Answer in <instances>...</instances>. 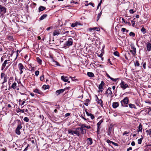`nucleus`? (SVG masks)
I'll list each match as a JSON object with an SVG mask.
<instances>
[{
    "label": "nucleus",
    "instance_id": "obj_63",
    "mask_svg": "<svg viewBox=\"0 0 151 151\" xmlns=\"http://www.w3.org/2000/svg\"><path fill=\"white\" fill-rule=\"evenodd\" d=\"M131 145L132 146H134L135 145V143L134 141H132L131 143Z\"/></svg>",
    "mask_w": 151,
    "mask_h": 151
},
{
    "label": "nucleus",
    "instance_id": "obj_29",
    "mask_svg": "<svg viewBox=\"0 0 151 151\" xmlns=\"http://www.w3.org/2000/svg\"><path fill=\"white\" fill-rule=\"evenodd\" d=\"M143 137L142 135H141V138L138 140V143L139 144H141L142 143V142L143 139Z\"/></svg>",
    "mask_w": 151,
    "mask_h": 151
},
{
    "label": "nucleus",
    "instance_id": "obj_46",
    "mask_svg": "<svg viewBox=\"0 0 151 151\" xmlns=\"http://www.w3.org/2000/svg\"><path fill=\"white\" fill-rule=\"evenodd\" d=\"M22 126L20 124H19L18 125L16 129L19 130L20 129L22 128Z\"/></svg>",
    "mask_w": 151,
    "mask_h": 151
},
{
    "label": "nucleus",
    "instance_id": "obj_53",
    "mask_svg": "<svg viewBox=\"0 0 151 151\" xmlns=\"http://www.w3.org/2000/svg\"><path fill=\"white\" fill-rule=\"evenodd\" d=\"M129 12L130 14H133L135 12V11H134L133 9H130Z\"/></svg>",
    "mask_w": 151,
    "mask_h": 151
},
{
    "label": "nucleus",
    "instance_id": "obj_38",
    "mask_svg": "<svg viewBox=\"0 0 151 151\" xmlns=\"http://www.w3.org/2000/svg\"><path fill=\"white\" fill-rule=\"evenodd\" d=\"M129 107L131 108H136L135 105L134 104H129Z\"/></svg>",
    "mask_w": 151,
    "mask_h": 151
},
{
    "label": "nucleus",
    "instance_id": "obj_32",
    "mask_svg": "<svg viewBox=\"0 0 151 151\" xmlns=\"http://www.w3.org/2000/svg\"><path fill=\"white\" fill-rule=\"evenodd\" d=\"M102 13V11H101L100 12V13H99L98 14V16H97V21H98L99 19L100 18V17L101 16V15Z\"/></svg>",
    "mask_w": 151,
    "mask_h": 151
},
{
    "label": "nucleus",
    "instance_id": "obj_23",
    "mask_svg": "<svg viewBox=\"0 0 151 151\" xmlns=\"http://www.w3.org/2000/svg\"><path fill=\"white\" fill-rule=\"evenodd\" d=\"M77 129L78 130V131L80 130L81 133L83 134H84L86 132L85 129H84L83 128H77Z\"/></svg>",
    "mask_w": 151,
    "mask_h": 151
},
{
    "label": "nucleus",
    "instance_id": "obj_15",
    "mask_svg": "<svg viewBox=\"0 0 151 151\" xmlns=\"http://www.w3.org/2000/svg\"><path fill=\"white\" fill-rule=\"evenodd\" d=\"M138 129L137 130V132H141L142 131V125L141 124H140L138 127H137Z\"/></svg>",
    "mask_w": 151,
    "mask_h": 151
},
{
    "label": "nucleus",
    "instance_id": "obj_45",
    "mask_svg": "<svg viewBox=\"0 0 151 151\" xmlns=\"http://www.w3.org/2000/svg\"><path fill=\"white\" fill-rule=\"evenodd\" d=\"M23 120L26 122H28L29 121V119L27 117H25L23 119Z\"/></svg>",
    "mask_w": 151,
    "mask_h": 151
},
{
    "label": "nucleus",
    "instance_id": "obj_31",
    "mask_svg": "<svg viewBox=\"0 0 151 151\" xmlns=\"http://www.w3.org/2000/svg\"><path fill=\"white\" fill-rule=\"evenodd\" d=\"M49 88V85H44L42 87V88L44 89L45 90L48 89Z\"/></svg>",
    "mask_w": 151,
    "mask_h": 151
},
{
    "label": "nucleus",
    "instance_id": "obj_49",
    "mask_svg": "<svg viewBox=\"0 0 151 151\" xmlns=\"http://www.w3.org/2000/svg\"><path fill=\"white\" fill-rule=\"evenodd\" d=\"M113 127V125H112V124L110 125L109 127L108 130L109 131H111V129H112V128Z\"/></svg>",
    "mask_w": 151,
    "mask_h": 151
},
{
    "label": "nucleus",
    "instance_id": "obj_11",
    "mask_svg": "<svg viewBox=\"0 0 151 151\" xmlns=\"http://www.w3.org/2000/svg\"><path fill=\"white\" fill-rule=\"evenodd\" d=\"M107 93L108 94H114L116 92H113L111 90V88L109 87L106 91Z\"/></svg>",
    "mask_w": 151,
    "mask_h": 151
},
{
    "label": "nucleus",
    "instance_id": "obj_43",
    "mask_svg": "<svg viewBox=\"0 0 151 151\" xmlns=\"http://www.w3.org/2000/svg\"><path fill=\"white\" fill-rule=\"evenodd\" d=\"M69 78H71L72 81H78V80L77 79H74L75 78V77H72L71 76H70Z\"/></svg>",
    "mask_w": 151,
    "mask_h": 151
},
{
    "label": "nucleus",
    "instance_id": "obj_55",
    "mask_svg": "<svg viewBox=\"0 0 151 151\" xmlns=\"http://www.w3.org/2000/svg\"><path fill=\"white\" fill-rule=\"evenodd\" d=\"M34 91L35 93H40V92H39V91H38V90L37 89H35Z\"/></svg>",
    "mask_w": 151,
    "mask_h": 151
},
{
    "label": "nucleus",
    "instance_id": "obj_36",
    "mask_svg": "<svg viewBox=\"0 0 151 151\" xmlns=\"http://www.w3.org/2000/svg\"><path fill=\"white\" fill-rule=\"evenodd\" d=\"M78 23L76 22L73 23L71 25V27H75L77 26V25L76 24H77Z\"/></svg>",
    "mask_w": 151,
    "mask_h": 151
},
{
    "label": "nucleus",
    "instance_id": "obj_30",
    "mask_svg": "<svg viewBox=\"0 0 151 151\" xmlns=\"http://www.w3.org/2000/svg\"><path fill=\"white\" fill-rule=\"evenodd\" d=\"M17 84L16 82H14L12 85L11 87L15 89L16 87Z\"/></svg>",
    "mask_w": 151,
    "mask_h": 151
},
{
    "label": "nucleus",
    "instance_id": "obj_39",
    "mask_svg": "<svg viewBox=\"0 0 151 151\" xmlns=\"http://www.w3.org/2000/svg\"><path fill=\"white\" fill-rule=\"evenodd\" d=\"M79 126L81 127V128H84L86 127V125L83 124H80L79 125Z\"/></svg>",
    "mask_w": 151,
    "mask_h": 151
},
{
    "label": "nucleus",
    "instance_id": "obj_34",
    "mask_svg": "<svg viewBox=\"0 0 151 151\" xmlns=\"http://www.w3.org/2000/svg\"><path fill=\"white\" fill-rule=\"evenodd\" d=\"M134 65L135 66L138 67L139 65V64L138 60H136L134 63Z\"/></svg>",
    "mask_w": 151,
    "mask_h": 151
},
{
    "label": "nucleus",
    "instance_id": "obj_10",
    "mask_svg": "<svg viewBox=\"0 0 151 151\" xmlns=\"http://www.w3.org/2000/svg\"><path fill=\"white\" fill-rule=\"evenodd\" d=\"M106 142L109 145L113 144L115 146H118V145L117 143L112 142L109 139H107L106 141Z\"/></svg>",
    "mask_w": 151,
    "mask_h": 151
},
{
    "label": "nucleus",
    "instance_id": "obj_21",
    "mask_svg": "<svg viewBox=\"0 0 151 151\" xmlns=\"http://www.w3.org/2000/svg\"><path fill=\"white\" fill-rule=\"evenodd\" d=\"M119 104L118 102H114L112 104V106L114 108H116L119 106Z\"/></svg>",
    "mask_w": 151,
    "mask_h": 151
},
{
    "label": "nucleus",
    "instance_id": "obj_16",
    "mask_svg": "<svg viewBox=\"0 0 151 151\" xmlns=\"http://www.w3.org/2000/svg\"><path fill=\"white\" fill-rule=\"evenodd\" d=\"M106 76L109 78L111 79V80L114 82H116L117 80L118 79V78H114L111 77L107 73H106Z\"/></svg>",
    "mask_w": 151,
    "mask_h": 151
},
{
    "label": "nucleus",
    "instance_id": "obj_41",
    "mask_svg": "<svg viewBox=\"0 0 151 151\" xmlns=\"http://www.w3.org/2000/svg\"><path fill=\"white\" fill-rule=\"evenodd\" d=\"M89 5H90L91 6H92L93 7H94V3H91V2H90L89 3V4H85V6H88Z\"/></svg>",
    "mask_w": 151,
    "mask_h": 151
},
{
    "label": "nucleus",
    "instance_id": "obj_35",
    "mask_svg": "<svg viewBox=\"0 0 151 151\" xmlns=\"http://www.w3.org/2000/svg\"><path fill=\"white\" fill-rule=\"evenodd\" d=\"M146 29L143 27L142 28L141 30V32H142L143 34H145V33L146 32Z\"/></svg>",
    "mask_w": 151,
    "mask_h": 151
},
{
    "label": "nucleus",
    "instance_id": "obj_3",
    "mask_svg": "<svg viewBox=\"0 0 151 151\" xmlns=\"http://www.w3.org/2000/svg\"><path fill=\"white\" fill-rule=\"evenodd\" d=\"M73 40L71 38H69L68 41L65 43L64 45L65 47L67 46H71L73 45Z\"/></svg>",
    "mask_w": 151,
    "mask_h": 151
},
{
    "label": "nucleus",
    "instance_id": "obj_28",
    "mask_svg": "<svg viewBox=\"0 0 151 151\" xmlns=\"http://www.w3.org/2000/svg\"><path fill=\"white\" fill-rule=\"evenodd\" d=\"M135 18H134L133 20H131V22L132 23V26L134 27V25L135 24V22H136V21L135 20Z\"/></svg>",
    "mask_w": 151,
    "mask_h": 151
},
{
    "label": "nucleus",
    "instance_id": "obj_40",
    "mask_svg": "<svg viewBox=\"0 0 151 151\" xmlns=\"http://www.w3.org/2000/svg\"><path fill=\"white\" fill-rule=\"evenodd\" d=\"M129 35L130 36L134 37L135 36V34L134 33L132 32H131L129 33Z\"/></svg>",
    "mask_w": 151,
    "mask_h": 151
},
{
    "label": "nucleus",
    "instance_id": "obj_18",
    "mask_svg": "<svg viewBox=\"0 0 151 151\" xmlns=\"http://www.w3.org/2000/svg\"><path fill=\"white\" fill-rule=\"evenodd\" d=\"M96 96V97L97 99L98 100L97 102L99 104L102 106V107L103 106V104H102V101L101 100V99H99L97 97V95H95Z\"/></svg>",
    "mask_w": 151,
    "mask_h": 151
},
{
    "label": "nucleus",
    "instance_id": "obj_56",
    "mask_svg": "<svg viewBox=\"0 0 151 151\" xmlns=\"http://www.w3.org/2000/svg\"><path fill=\"white\" fill-rule=\"evenodd\" d=\"M146 63L145 62L143 63V67L144 69H145L146 68Z\"/></svg>",
    "mask_w": 151,
    "mask_h": 151
},
{
    "label": "nucleus",
    "instance_id": "obj_59",
    "mask_svg": "<svg viewBox=\"0 0 151 151\" xmlns=\"http://www.w3.org/2000/svg\"><path fill=\"white\" fill-rule=\"evenodd\" d=\"M70 113H67L65 114V117L69 116H70Z\"/></svg>",
    "mask_w": 151,
    "mask_h": 151
},
{
    "label": "nucleus",
    "instance_id": "obj_37",
    "mask_svg": "<svg viewBox=\"0 0 151 151\" xmlns=\"http://www.w3.org/2000/svg\"><path fill=\"white\" fill-rule=\"evenodd\" d=\"M146 132L150 136L151 135V129H148L146 130Z\"/></svg>",
    "mask_w": 151,
    "mask_h": 151
},
{
    "label": "nucleus",
    "instance_id": "obj_42",
    "mask_svg": "<svg viewBox=\"0 0 151 151\" xmlns=\"http://www.w3.org/2000/svg\"><path fill=\"white\" fill-rule=\"evenodd\" d=\"M114 54L115 55L119 57V52L117 51L114 52Z\"/></svg>",
    "mask_w": 151,
    "mask_h": 151
},
{
    "label": "nucleus",
    "instance_id": "obj_5",
    "mask_svg": "<svg viewBox=\"0 0 151 151\" xmlns=\"http://www.w3.org/2000/svg\"><path fill=\"white\" fill-rule=\"evenodd\" d=\"M6 8L0 5V12L1 14H3L6 13Z\"/></svg>",
    "mask_w": 151,
    "mask_h": 151
},
{
    "label": "nucleus",
    "instance_id": "obj_62",
    "mask_svg": "<svg viewBox=\"0 0 151 151\" xmlns=\"http://www.w3.org/2000/svg\"><path fill=\"white\" fill-rule=\"evenodd\" d=\"M90 101V100L89 99H86L85 101V102L86 103H88V102Z\"/></svg>",
    "mask_w": 151,
    "mask_h": 151
},
{
    "label": "nucleus",
    "instance_id": "obj_27",
    "mask_svg": "<svg viewBox=\"0 0 151 151\" xmlns=\"http://www.w3.org/2000/svg\"><path fill=\"white\" fill-rule=\"evenodd\" d=\"M36 60L37 62L39 63V64L40 65L42 64V60L39 57H37L36 58Z\"/></svg>",
    "mask_w": 151,
    "mask_h": 151
},
{
    "label": "nucleus",
    "instance_id": "obj_50",
    "mask_svg": "<svg viewBox=\"0 0 151 151\" xmlns=\"http://www.w3.org/2000/svg\"><path fill=\"white\" fill-rule=\"evenodd\" d=\"M44 75H42V76L40 77V80L41 81H42L43 80L44 78Z\"/></svg>",
    "mask_w": 151,
    "mask_h": 151
},
{
    "label": "nucleus",
    "instance_id": "obj_8",
    "mask_svg": "<svg viewBox=\"0 0 151 151\" xmlns=\"http://www.w3.org/2000/svg\"><path fill=\"white\" fill-rule=\"evenodd\" d=\"M70 88V87H69L64 89L58 90L56 91V94H59L60 93H62L68 89V88Z\"/></svg>",
    "mask_w": 151,
    "mask_h": 151
},
{
    "label": "nucleus",
    "instance_id": "obj_47",
    "mask_svg": "<svg viewBox=\"0 0 151 151\" xmlns=\"http://www.w3.org/2000/svg\"><path fill=\"white\" fill-rule=\"evenodd\" d=\"M24 109H19L18 110L17 112H21L22 113H24Z\"/></svg>",
    "mask_w": 151,
    "mask_h": 151
},
{
    "label": "nucleus",
    "instance_id": "obj_58",
    "mask_svg": "<svg viewBox=\"0 0 151 151\" xmlns=\"http://www.w3.org/2000/svg\"><path fill=\"white\" fill-rule=\"evenodd\" d=\"M125 30H126V29L124 28H122L121 29V31L123 32H124L125 31Z\"/></svg>",
    "mask_w": 151,
    "mask_h": 151
},
{
    "label": "nucleus",
    "instance_id": "obj_22",
    "mask_svg": "<svg viewBox=\"0 0 151 151\" xmlns=\"http://www.w3.org/2000/svg\"><path fill=\"white\" fill-rule=\"evenodd\" d=\"M89 30H96L97 31H99L100 30V28L98 27H93L92 28H90Z\"/></svg>",
    "mask_w": 151,
    "mask_h": 151
},
{
    "label": "nucleus",
    "instance_id": "obj_54",
    "mask_svg": "<svg viewBox=\"0 0 151 151\" xmlns=\"http://www.w3.org/2000/svg\"><path fill=\"white\" fill-rule=\"evenodd\" d=\"M65 31H64V30L63 29L62 30H61V32H60V34L61 35H63L65 34Z\"/></svg>",
    "mask_w": 151,
    "mask_h": 151
},
{
    "label": "nucleus",
    "instance_id": "obj_14",
    "mask_svg": "<svg viewBox=\"0 0 151 151\" xmlns=\"http://www.w3.org/2000/svg\"><path fill=\"white\" fill-rule=\"evenodd\" d=\"M147 49L148 51H151V44L147 43L146 45Z\"/></svg>",
    "mask_w": 151,
    "mask_h": 151
},
{
    "label": "nucleus",
    "instance_id": "obj_12",
    "mask_svg": "<svg viewBox=\"0 0 151 151\" xmlns=\"http://www.w3.org/2000/svg\"><path fill=\"white\" fill-rule=\"evenodd\" d=\"M128 102V99L127 97L125 98L123 100L121 101V103L122 105H123L122 103H124L125 104H127Z\"/></svg>",
    "mask_w": 151,
    "mask_h": 151
},
{
    "label": "nucleus",
    "instance_id": "obj_6",
    "mask_svg": "<svg viewBox=\"0 0 151 151\" xmlns=\"http://www.w3.org/2000/svg\"><path fill=\"white\" fill-rule=\"evenodd\" d=\"M121 87L123 89H125L128 86V85L124 81H122L120 84Z\"/></svg>",
    "mask_w": 151,
    "mask_h": 151
},
{
    "label": "nucleus",
    "instance_id": "obj_19",
    "mask_svg": "<svg viewBox=\"0 0 151 151\" xmlns=\"http://www.w3.org/2000/svg\"><path fill=\"white\" fill-rule=\"evenodd\" d=\"M87 144L89 145H91L93 143L92 139L91 138H88L87 139Z\"/></svg>",
    "mask_w": 151,
    "mask_h": 151
},
{
    "label": "nucleus",
    "instance_id": "obj_9",
    "mask_svg": "<svg viewBox=\"0 0 151 151\" xmlns=\"http://www.w3.org/2000/svg\"><path fill=\"white\" fill-rule=\"evenodd\" d=\"M104 84V83L103 81H102L101 84L99 85V91L101 92L103 90V86Z\"/></svg>",
    "mask_w": 151,
    "mask_h": 151
},
{
    "label": "nucleus",
    "instance_id": "obj_52",
    "mask_svg": "<svg viewBox=\"0 0 151 151\" xmlns=\"http://www.w3.org/2000/svg\"><path fill=\"white\" fill-rule=\"evenodd\" d=\"M70 3L72 4V3H74L75 4H78V3L77 2L75 1H74L72 0L70 1Z\"/></svg>",
    "mask_w": 151,
    "mask_h": 151
},
{
    "label": "nucleus",
    "instance_id": "obj_57",
    "mask_svg": "<svg viewBox=\"0 0 151 151\" xmlns=\"http://www.w3.org/2000/svg\"><path fill=\"white\" fill-rule=\"evenodd\" d=\"M39 117L42 120H43L44 118V116H43V115H40L39 116Z\"/></svg>",
    "mask_w": 151,
    "mask_h": 151
},
{
    "label": "nucleus",
    "instance_id": "obj_24",
    "mask_svg": "<svg viewBox=\"0 0 151 151\" xmlns=\"http://www.w3.org/2000/svg\"><path fill=\"white\" fill-rule=\"evenodd\" d=\"M46 8L45 7L42 6H40L39 8V12L45 9Z\"/></svg>",
    "mask_w": 151,
    "mask_h": 151
},
{
    "label": "nucleus",
    "instance_id": "obj_51",
    "mask_svg": "<svg viewBox=\"0 0 151 151\" xmlns=\"http://www.w3.org/2000/svg\"><path fill=\"white\" fill-rule=\"evenodd\" d=\"M35 75L36 76H37L39 73V71L38 70H37L35 72Z\"/></svg>",
    "mask_w": 151,
    "mask_h": 151
},
{
    "label": "nucleus",
    "instance_id": "obj_13",
    "mask_svg": "<svg viewBox=\"0 0 151 151\" xmlns=\"http://www.w3.org/2000/svg\"><path fill=\"white\" fill-rule=\"evenodd\" d=\"M61 79L65 82L68 81V76H61Z\"/></svg>",
    "mask_w": 151,
    "mask_h": 151
},
{
    "label": "nucleus",
    "instance_id": "obj_60",
    "mask_svg": "<svg viewBox=\"0 0 151 151\" xmlns=\"http://www.w3.org/2000/svg\"><path fill=\"white\" fill-rule=\"evenodd\" d=\"M115 88V86H112V88H111V90H113V92H115V91H114Z\"/></svg>",
    "mask_w": 151,
    "mask_h": 151
},
{
    "label": "nucleus",
    "instance_id": "obj_25",
    "mask_svg": "<svg viewBox=\"0 0 151 151\" xmlns=\"http://www.w3.org/2000/svg\"><path fill=\"white\" fill-rule=\"evenodd\" d=\"M87 74L89 77H93L94 76V74L92 72H88Z\"/></svg>",
    "mask_w": 151,
    "mask_h": 151
},
{
    "label": "nucleus",
    "instance_id": "obj_4",
    "mask_svg": "<svg viewBox=\"0 0 151 151\" xmlns=\"http://www.w3.org/2000/svg\"><path fill=\"white\" fill-rule=\"evenodd\" d=\"M18 67L20 70V74H22L23 73V70H24V69H25L22 63H19L18 65Z\"/></svg>",
    "mask_w": 151,
    "mask_h": 151
},
{
    "label": "nucleus",
    "instance_id": "obj_20",
    "mask_svg": "<svg viewBox=\"0 0 151 151\" xmlns=\"http://www.w3.org/2000/svg\"><path fill=\"white\" fill-rule=\"evenodd\" d=\"M103 122V120H100L99 122H98L97 124V130L98 131L100 129V128L99 127L100 126L101 124Z\"/></svg>",
    "mask_w": 151,
    "mask_h": 151
},
{
    "label": "nucleus",
    "instance_id": "obj_2",
    "mask_svg": "<svg viewBox=\"0 0 151 151\" xmlns=\"http://www.w3.org/2000/svg\"><path fill=\"white\" fill-rule=\"evenodd\" d=\"M131 49L130 52L132 53V55H136V49L135 47L134 44H131L130 45Z\"/></svg>",
    "mask_w": 151,
    "mask_h": 151
},
{
    "label": "nucleus",
    "instance_id": "obj_61",
    "mask_svg": "<svg viewBox=\"0 0 151 151\" xmlns=\"http://www.w3.org/2000/svg\"><path fill=\"white\" fill-rule=\"evenodd\" d=\"M90 116L91 119H92L94 118V116L92 114H91Z\"/></svg>",
    "mask_w": 151,
    "mask_h": 151
},
{
    "label": "nucleus",
    "instance_id": "obj_33",
    "mask_svg": "<svg viewBox=\"0 0 151 151\" xmlns=\"http://www.w3.org/2000/svg\"><path fill=\"white\" fill-rule=\"evenodd\" d=\"M5 77H6V75H5L4 73H1V79H3Z\"/></svg>",
    "mask_w": 151,
    "mask_h": 151
},
{
    "label": "nucleus",
    "instance_id": "obj_26",
    "mask_svg": "<svg viewBox=\"0 0 151 151\" xmlns=\"http://www.w3.org/2000/svg\"><path fill=\"white\" fill-rule=\"evenodd\" d=\"M47 16V15L46 14H44L42 16L40 17L39 18V20H42L46 17Z\"/></svg>",
    "mask_w": 151,
    "mask_h": 151
},
{
    "label": "nucleus",
    "instance_id": "obj_17",
    "mask_svg": "<svg viewBox=\"0 0 151 151\" xmlns=\"http://www.w3.org/2000/svg\"><path fill=\"white\" fill-rule=\"evenodd\" d=\"M9 61V60H6L4 61V63H3L2 65V70H3L5 67L6 64L7 63L8 64L9 62H7L8 61Z\"/></svg>",
    "mask_w": 151,
    "mask_h": 151
},
{
    "label": "nucleus",
    "instance_id": "obj_44",
    "mask_svg": "<svg viewBox=\"0 0 151 151\" xmlns=\"http://www.w3.org/2000/svg\"><path fill=\"white\" fill-rule=\"evenodd\" d=\"M16 133L18 135H20L21 134V132L19 129H16Z\"/></svg>",
    "mask_w": 151,
    "mask_h": 151
},
{
    "label": "nucleus",
    "instance_id": "obj_1",
    "mask_svg": "<svg viewBox=\"0 0 151 151\" xmlns=\"http://www.w3.org/2000/svg\"><path fill=\"white\" fill-rule=\"evenodd\" d=\"M75 131H73L71 129H69L68 133L69 134H70L72 135H74V134L77 135L79 136L80 135V132L77 129V128H75Z\"/></svg>",
    "mask_w": 151,
    "mask_h": 151
},
{
    "label": "nucleus",
    "instance_id": "obj_48",
    "mask_svg": "<svg viewBox=\"0 0 151 151\" xmlns=\"http://www.w3.org/2000/svg\"><path fill=\"white\" fill-rule=\"evenodd\" d=\"M7 78L6 77H5L4 78V81L3 83H2V84H4V83L6 82H7Z\"/></svg>",
    "mask_w": 151,
    "mask_h": 151
},
{
    "label": "nucleus",
    "instance_id": "obj_7",
    "mask_svg": "<svg viewBox=\"0 0 151 151\" xmlns=\"http://www.w3.org/2000/svg\"><path fill=\"white\" fill-rule=\"evenodd\" d=\"M61 32V30L60 29H58L54 31L53 33V36H55L56 35L58 36L60 34Z\"/></svg>",
    "mask_w": 151,
    "mask_h": 151
},
{
    "label": "nucleus",
    "instance_id": "obj_64",
    "mask_svg": "<svg viewBox=\"0 0 151 151\" xmlns=\"http://www.w3.org/2000/svg\"><path fill=\"white\" fill-rule=\"evenodd\" d=\"M85 128H86L88 129H89L91 128V127L90 126H86V127H85Z\"/></svg>",
    "mask_w": 151,
    "mask_h": 151
}]
</instances>
